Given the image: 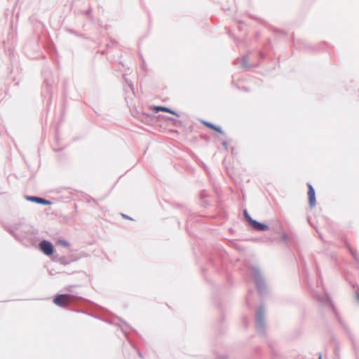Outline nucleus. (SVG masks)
Listing matches in <instances>:
<instances>
[{
    "label": "nucleus",
    "mask_w": 359,
    "mask_h": 359,
    "mask_svg": "<svg viewBox=\"0 0 359 359\" xmlns=\"http://www.w3.org/2000/svg\"><path fill=\"white\" fill-rule=\"evenodd\" d=\"M73 301V297L69 294H59L57 295L53 302L59 306H67Z\"/></svg>",
    "instance_id": "obj_1"
},
{
    "label": "nucleus",
    "mask_w": 359,
    "mask_h": 359,
    "mask_svg": "<svg viewBox=\"0 0 359 359\" xmlns=\"http://www.w3.org/2000/svg\"><path fill=\"white\" fill-rule=\"evenodd\" d=\"M244 215L255 229L257 231H266L269 229L268 226L252 219L246 210L244 212Z\"/></svg>",
    "instance_id": "obj_2"
},
{
    "label": "nucleus",
    "mask_w": 359,
    "mask_h": 359,
    "mask_svg": "<svg viewBox=\"0 0 359 359\" xmlns=\"http://www.w3.org/2000/svg\"><path fill=\"white\" fill-rule=\"evenodd\" d=\"M39 245L41 250L44 254L47 255H51L53 253V245L50 242L43 241L40 243Z\"/></svg>",
    "instance_id": "obj_3"
},
{
    "label": "nucleus",
    "mask_w": 359,
    "mask_h": 359,
    "mask_svg": "<svg viewBox=\"0 0 359 359\" xmlns=\"http://www.w3.org/2000/svg\"><path fill=\"white\" fill-rule=\"evenodd\" d=\"M309 191H308V197L309 201V204L311 207L315 206L316 203V196H315V191L313 187L311 184L308 185Z\"/></svg>",
    "instance_id": "obj_4"
},
{
    "label": "nucleus",
    "mask_w": 359,
    "mask_h": 359,
    "mask_svg": "<svg viewBox=\"0 0 359 359\" xmlns=\"http://www.w3.org/2000/svg\"><path fill=\"white\" fill-rule=\"evenodd\" d=\"M150 109H152L153 111H154L155 112L164 111V112H168V113H170L172 114H175L178 116V115L174 111H172V109H170L168 107H165L154 106V107H151Z\"/></svg>",
    "instance_id": "obj_5"
},
{
    "label": "nucleus",
    "mask_w": 359,
    "mask_h": 359,
    "mask_svg": "<svg viewBox=\"0 0 359 359\" xmlns=\"http://www.w3.org/2000/svg\"><path fill=\"white\" fill-rule=\"evenodd\" d=\"M202 123H203V124L204 126H205L206 127H208L210 129L213 130L214 131H215L217 133H223L222 129L219 127H217V126L213 125L212 123H210L207 122V121H203Z\"/></svg>",
    "instance_id": "obj_6"
},
{
    "label": "nucleus",
    "mask_w": 359,
    "mask_h": 359,
    "mask_svg": "<svg viewBox=\"0 0 359 359\" xmlns=\"http://www.w3.org/2000/svg\"><path fill=\"white\" fill-rule=\"evenodd\" d=\"M202 123H203V124L204 126H205L206 127H208L210 129L213 130L214 131H215L217 133H223L222 129L219 127H217V126L213 125L212 123H210L207 122V121H203Z\"/></svg>",
    "instance_id": "obj_7"
},
{
    "label": "nucleus",
    "mask_w": 359,
    "mask_h": 359,
    "mask_svg": "<svg viewBox=\"0 0 359 359\" xmlns=\"http://www.w3.org/2000/svg\"><path fill=\"white\" fill-rule=\"evenodd\" d=\"M29 200L32 201H35L41 204L46 205L48 203V202L43 198H38V197H30Z\"/></svg>",
    "instance_id": "obj_8"
},
{
    "label": "nucleus",
    "mask_w": 359,
    "mask_h": 359,
    "mask_svg": "<svg viewBox=\"0 0 359 359\" xmlns=\"http://www.w3.org/2000/svg\"><path fill=\"white\" fill-rule=\"evenodd\" d=\"M350 252L352 254V255L353 256V257L355 259H357V256H356V252L355 250H353L352 249L350 248Z\"/></svg>",
    "instance_id": "obj_9"
},
{
    "label": "nucleus",
    "mask_w": 359,
    "mask_h": 359,
    "mask_svg": "<svg viewBox=\"0 0 359 359\" xmlns=\"http://www.w3.org/2000/svg\"><path fill=\"white\" fill-rule=\"evenodd\" d=\"M318 359H322V355L321 354L319 355Z\"/></svg>",
    "instance_id": "obj_10"
},
{
    "label": "nucleus",
    "mask_w": 359,
    "mask_h": 359,
    "mask_svg": "<svg viewBox=\"0 0 359 359\" xmlns=\"http://www.w3.org/2000/svg\"><path fill=\"white\" fill-rule=\"evenodd\" d=\"M357 297L359 299V294H357Z\"/></svg>",
    "instance_id": "obj_11"
}]
</instances>
